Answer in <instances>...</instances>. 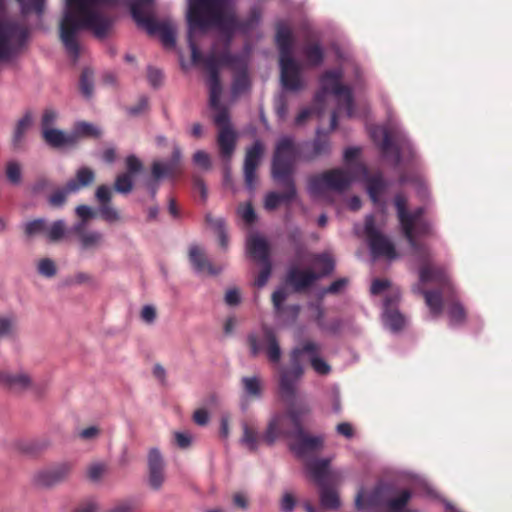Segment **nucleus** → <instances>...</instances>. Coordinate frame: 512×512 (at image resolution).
Wrapping results in <instances>:
<instances>
[{"label":"nucleus","instance_id":"20","mask_svg":"<svg viewBox=\"0 0 512 512\" xmlns=\"http://www.w3.org/2000/svg\"><path fill=\"white\" fill-rule=\"evenodd\" d=\"M71 471V465L68 463H61L40 471L36 477V484L41 487H52L63 482Z\"/></svg>","mask_w":512,"mask_h":512},{"label":"nucleus","instance_id":"50","mask_svg":"<svg viewBox=\"0 0 512 512\" xmlns=\"http://www.w3.org/2000/svg\"><path fill=\"white\" fill-rule=\"evenodd\" d=\"M23 14L36 13L41 15L44 11L46 0H17Z\"/></svg>","mask_w":512,"mask_h":512},{"label":"nucleus","instance_id":"30","mask_svg":"<svg viewBox=\"0 0 512 512\" xmlns=\"http://www.w3.org/2000/svg\"><path fill=\"white\" fill-rule=\"evenodd\" d=\"M31 384L30 377L25 373L11 374L0 371V386L13 391H23Z\"/></svg>","mask_w":512,"mask_h":512},{"label":"nucleus","instance_id":"48","mask_svg":"<svg viewBox=\"0 0 512 512\" xmlns=\"http://www.w3.org/2000/svg\"><path fill=\"white\" fill-rule=\"evenodd\" d=\"M115 191L128 194L133 190V176L130 173L119 174L114 182Z\"/></svg>","mask_w":512,"mask_h":512},{"label":"nucleus","instance_id":"14","mask_svg":"<svg viewBox=\"0 0 512 512\" xmlns=\"http://www.w3.org/2000/svg\"><path fill=\"white\" fill-rule=\"evenodd\" d=\"M284 188L283 192L271 191L265 195L264 208L267 211L276 210L281 204L289 206L297 198V188L294 179L273 178Z\"/></svg>","mask_w":512,"mask_h":512},{"label":"nucleus","instance_id":"55","mask_svg":"<svg viewBox=\"0 0 512 512\" xmlns=\"http://www.w3.org/2000/svg\"><path fill=\"white\" fill-rule=\"evenodd\" d=\"M237 213L248 225H251L256 221V213L253 205L250 202L244 205L240 204L237 208Z\"/></svg>","mask_w":512,"mask_h":512},{"label":"nucleus","instance_id":"13","mask_svg":"<svg viewBox=\"0 0 512 512\" xmlns=\"http://www.w3.org/2000/svg\"><path fill=\"white\" fill-rule=\"evenodd\" d=\"M412 250L420 262L419 279L421 283L435 282L442 287L449 285V276L445 267L431 263V252L425 244L422 251L420 249Z\"/></svg>","mask_w":512,"mask_h":512},{"label":"nucleus","instance_id":"25","mask_svg":"<svg viewBox=\"0 0 512 512\" xmlns=\"http://www.w3.org/2000/svg\"><path fill=\"white\" fill-rule=\"evenodd\" d=\"M329 466V459H317L309 461L306 464L307 470L309 471L311 478L317 484V486H323L333 482L332 475L329 471Z\"/></svg>","mask_w":512,"mask_h":512},{"label":"nucleus","instance_id":"5","mask_svg":"<svg viewBox=\"0 0 512 512\" xmlns=\"http://www.w3.org/2000/svg\"><path fill=\"white\" fill-rule=\"evenodd\" d=\"M320 346L313 341H305L291 352V369H283L279 376V393L283 401L292 402L296 398L297 383L303 375L300 357L303 354L318 356Z\"/></svg>","mask_w":512,"mask_h":512},{"label":"nucleus","instance_id":"21","mask_svg":"<svg viewBox=\"0 0 512 512\" xmlns=\"http://www.w3.org/2000/svg\"><path fill=\"white\" fill-rule=\"evenodd\" d=\"M95 197L99 203V214L104 221L113 223L120 220L118 210L111 205L112 192L107 185L98 186Z\"/></svg>","mask_w":512,"mask_h":512},{"label":"nucleus","instance_id":"42","mask_svg":"<svg viewBox=\"0 0 512 512\" xmlns=\"http://www.w3.org/2000/svg\"><path fill=\"white\" fill-rule=\"evenodd\" d=\"M447 314L451 325H461L466 320V310L462 304L456 300H452L447 306Z\"/></svg>","mask_w":512,"mask_h":512},{"label":"nucleus","instance_id":"35","mask_svg":"<svg viewBox=\"0 0 512 512\" xmlns=\"http://www.w3.org/2000/svg\"><path fill=\"white\" fill-rule=\"evenodd\" d=\"M381 132L382 140L379 144L380 150L386 157H389L390 155L392 156L395 166L400 165L402 161L400 146L394 143L388 130L384 129Z\"/></svg>","mask_w":512,"mask_h":512},{"label":"nucleus","instance_id":"62","mask_svg":"<svg viewBox=\"0 0 512 512\" xmlns=\"http://www.w3.org/2000/svg\"><path fill=\"white\" fill-rule=\"evenodd\" d=\"M106 471V466L101 463L92 464L87 470L88 478L93 481H99Z\"/></svg>","mask_w":512,"mask_h":512},{"label":"nucleus","instance_id":"16","mask_svg":"<svg viewBox=\"0 0 512 512\" xmlns=\"http://www.w3.org/2000/svg\"><path fill=\"white\" fill-rule=\"evenodd\" d=\"M30 34H0V63L11 61L29 42Z\"/></svg>","mask_w":512,"mask_h":512},{"label":"nucleus","instance_id":"40","mask_svg":"<svg viewBox=\"0 0 512 512\" xmlns=\"http://www.w3.org/2000/svg\"><path fill=\"white\" fill-rule=\"evenodd\" d=\"M312 261L320 268V271L317 272L320 275V278L330 275L335 268V262L328 253L315 254L312 257Z\"/></svg>","mask_w":512,"mask_h":512},{"label":"nucleus","instance_id":"63","mask_svg":"<svg viewBox=\"0 0 512 512\" xmlns=\"http://www.w3.org/2000/svg\"><path fill=\"white\" fill-rule=\"evenodd\" d=\"M125 163L127 168L125 173H130L131 176L139 173L143 168L142 162L135 155L127 156Z\"/></svg>","mask_w":512,"mask_h":512},{"label":"nucleus","instance_id":"7","mask_svg":"<svg viewBox=\"0 0 512 512\" xmlns=\"http://www.w3.org/2000/svg\"><path fill=\"white\" fill-rule=\"evenodd\" d=\"M355 176L349 171L334 168L308 178V191L313 197L323 196L327 191L342 193L352 184Z\"/></svg>","mask_w":512,"mask_h":512},{"label":"nucleus","instance_id":"28","mask_svg":"<svg viewBox=\"0 0 512 512\" xmlns=\"http://www.w3.org/2000/svg\"><path fill=\"white\" fill-rule=\"evenodd\" d=\"M300 53L309 67H318L324 61V49L319 42L307 39L301 46Z\"/></svg>","mask_w":512,"mask_h":512},{"label":"nucleus","instance_id":"27","mask_svg":"<svg viewBox=\"0 0 512 512\" xmlns=\"http://www.w3.org/2000/svg\"><path fill=\"white\" fill-rule=\"evenodd\" d=\"M385 487L382 485L376 486L370 494L364 499L363 490L359 491L355 498V505L357 509L363 508H377L386 505L387 499L384 495Z\"/></svg>","mask_w":512,"mask_h":512},{"label":"nucleus","instance_id":"51","mask_svg":"<svg viewBox=\"0 0 512 512\" xmlns=\"http://www.w3.org/2000/svg\"><path fill=\"white\" fill-rule=\"evenodd\" d=\"M71 135H77V141L80 137H99L100 131L88 122H78L74 127V132Z\"/></svg>","mask_w":512,"mask_h":512},{"label":"nucleus","instance_id":"46","mask_svg":"<svg viewBox=\"0 0 512 512\" xmlns=\"http://www.w3.org/2000/svg\"><path fill=\"white\" fill-rule=\"evenodd\" d=\"M410 499L411 492L409 490H403L397 497L387 500L386 506L391 512H401Z\"/></svg>","mask_w":512,"mask_h":512},{"label":"nucleus","instance_id":"43","mask_svg":"<svg viewBox=\"0 0 512 512\" xmlns=\"http://www.w3.org/2000/svg\"><path fill=\"white\" fill-rule=\"evenodd\" d=\"M18 333L17 320L14 316H0V339L15 338Z\"/></svg>","mask_w":512,"mask_h":512},{"label":"nucleus","instance_id":"22","mask_svg":"<svg viewBox=\"0 0 512 512\" xmlns=\"http://www.w3.org/2000/svg\"><path fill=\"white\" fill-rule=\"evenodd\" d=\"M287 292L283 288L275 290L272 294V304L276 316L295 322L300 314L301 307L298 304L284 305L287 299Z\"/></svg>","mask_w":512,"mask_h":512},{"label":"nucleus","instance_id":"45","mask_svg":"<svg viewBox=\"0 0 512 512\" xmlns=\"http://www.w3.org/2000/svg\"><path fill=\"white\" fill-rule=\"evenodd\" d=\"M312 156L308 157L309 160L318 156L328 154L330 151V143L327 136H322L320 130H317V136L313 141Z\"/></svg>","mask_w":512,"mask_h":512},{"label":"nucleus","instance_id":"61","mask_svg":"<svg viewBox=\"0 0 512 512\" xmlns=\"http://www.w3.org/2000/svg\"><path fill=\"white\" fill-rule=\"evenodd\" d=\"M58 117L57 112L54 109L47 108L44 110L41 118V128L42 131L45 129L52 128L53 124L55 123L56 119Z\"/></svg>","mask_w":512,"mask_h":512},{"label":"nucleus","instance_id":"38","mask_svg":"<svg viewBox=\"0 0 512 512\" xmlns=\"http://www.w3.org/2000/svg\"><path fill=\"white\" fill-rule=\"evenodd\" d=\"M94 180V171L88 167H82L77 171L75 179H71L67 182L68 190L77 192L80 188L87 187L92 184Z\"/></svg>","mask_w":512,"mask_h":512},{"label":"nucleus","instance_id":"18","mask_svg":"<svg viewBox=\"0 0 512 512\" xmlns=\"http://www.w3.org/2000/svg\"><path fill=\"white\" fill-rule=\"evenodd\" d=\"M181 150L175 147L172 151V155L169 161L160 162L154 161L151 167L152 177L155 180H159L163 177L174 178L182 173L181 168Z\"/></svg>","mask_w":512,"mask_h":512},{"label":"nucleus","instance_id":"44","mask_svg":"<svg viewBox=\"0 0 512 512\" xmlns=\"http://www.w3.org/2000/svg\"><path fill=\"white\" fill-rule=\"evenodd\" d=\"M385 324L392 331H399L405 326L404 316L396 309H387L384 311Z\"/></svg>","mask_w":512,"mask_h":512},{"label":"nucleus","instance_id":"11","mask_svg":"<svg viewBox=\"0 0 512 512\" xmlns=\"http://www.w3.org/2000/svg\"><path fill=\"white\" fill-rule=\"evenodd\" d=\"M153 0H137L131 4L133 19L146 32H176L177 26L170 19L157 20L148 12Z\"/></svg>","mask_w":512,"mask_h":512},{"label":"nucleus","instance_id":"8","mask_svg":"<svg viewBox=\"0 0 512 512\" xmlns=\"http://www.w3.org/2000/svg\"><path fill=\"white\" fill-rule=\"evenodd\" d=\"M220 20L219 0H190L187 12L188 32L207 29Z\"/></svg>","mask_w":512,"mask_h":512},{"label":"nucleus","instance_id":"47","mask_svg":"<svg viewBox=\"0 0 512 512\" xmlns=\"http://www.w3.org/2000/svg\"><path fill=\"white\" fill-rule=\"evenodd\" d=\"M47 222L45 219L39 218L29 221L25 224L24 233L27 237H33L39 234H46Z\"/></svg>","mask_w":512,"mask_h":512},{"label":"nucleus","instance_id":"60","mask_svg":"<svg viewBox=\"0 0 512 512\" xmlns=\"http://www.w3.org/2000/svg\"><path fill=\"white\" fill-rule=\"evenodd\" d=\"M261 264L263 267L254 282L255 286H257L259 288L266 285V283L271 275V272H272L271 262L261 263Z\"/></svg>","mask_w":512,"mask_h":512},{"label":"nucleus","instance_id":"1","mask_svg":"<svg viewBox=\"0 0 512 512\" xmlns=\"http://www.w3.org/2000/svg\"><path fill=\"white\" fill-rule=\"evenodd\" d=\"M234 34H187V43L191 51V61L208 73L209 105L219 108L222 95L220 69L228 67L235 75L232 94L238 96L250 88L248 76L249 50L232 54L230 46Z\"/></svg>","mask_w":512,"mask_h":512},{"label":"nucleus","instance_id":"49","mask_svg":"<svg viewBox=\"0 0 512 512\" xmlns=\"http://www.w3.org/2000/svg\"><path fill=\"white\" fill-rule=\"evenodd\" d=\"M65 230V222L63 220H57L50 227L47 226L45 236L50 242H57L63 238Z\"/></svg>","mask_w":512,"mask_h":512},{"label":"nucleus","instance_id":"23","mask_svg":"<svg viewBox=\"0 0 512 512\" xmlns=\"http://www.w3.org/2000/svg\"><path fill=\"white\" fill-rule=\"evenodd\" d=\"M149 485L154 490H159L165 480L164 463L160 452L153 448L148 454Z\"/></svg>","mask_w":512,"mask_h":512},{"label":"nucleus","instance_id":"33","mask_svg":"<svg viewBox=\"0 0 512 512\" xmlns=\"http://www.w3.org/2000/svg\"><path fill=\"white\" fill-rule=\"evenodd\" d=\"M263 337L266 343V354L270 362L278 363L281 359V349L275 332L268 326H263Z\"/></svg>","mask_w":512,"mask_h":512},{"label":"nucleus","instance_id":"26","mask_svg":"<svg viewBox=\"0 0 512 512\" xmlns=\"http://www.w3.org/2000/svg\"><path fill=\"white\" fill-rule=\"evenodd\" d=\"M247 251L249 255L259 263L270 261V246L265 238L252 235L247 241Z\"/></svg>","mask_w":512,"mask_h":512},{"label":"nucleus","instance_id":"10","mask_svg":"<svg viewBox=\"0 0 512 512\" xmlns=\"http://www.w3.org/2000/svg\"><path fill=\"white\" fill-rule=\"evenodd\" d=\"M408 200L402 193H398L394 197V206L397 212V218L401 227V231L407 240L411 249L423 250V243L415 239L414 226L416 222L422 221L425 209L418 207L412 212L407 209Z\"/></svg>","mask_w":512,"mask_h":512},{"label":"nucleus","instance_id":"9","mask_svg":"<svg viewBox=\"0 0 512 512\" xmlns=\"http://www.w3.org/2000/svg\"><path fill=\"white\" fill-rule=\"evenodd\" d=\"M297 157L298 149L293 139L288 136L279 139L272 158V177L294 179L293 173Z\"/></svg>","mask_w":512,"mask_h":512},{"label":"nucleus","instance_id":"17","mask_svg":"<svg viewBox=\"0 0 512 512\" xmlns=\"http://www.w3.org/2000/svg\"><path fill=\"white\" fill-rule=\"evenodd\" d=\"M263 152L264 146L259 140L255 141L246 151L243 170L245 184L249 190H253L255 188L257 180L256 171L260 164Z\"/></svg>","mask_w":512,"mask_h":512},{"label":"nucleus","instance_id":"52","mask_svg":"<svg viewBox=\"0 0 512 512\" xmlns=\"http://www.w3.org/2000/svg\"><path fill=\"white\" fill-rule=\"evenodd\" d=\"M71 193H75V192L69 191L68 184L66 183L65 187L54 191L50 195L48 202L52 207H61L65 204L67 196Z\"/></svg>","mask_w":512,"mask_h":512},{"label":"nucleus","instance_id":"36","mask_svg":"<svg viewBox=\"0 0 512 512\" xmlns=\"http://www.w3.org/2000/svg\"><path fill=\"white\" fill-rule=\"evenodd\" d=\"M333 482L319 487L320 504L323 509L336 510L340 506L337 491L332 487Z\"/></svg>","mask_w":512,"mask_h":512},{"label":"nucleus","instance_id":"56","mask_svg":"<svg viewBox=\"0 0 512 512\" xmlns=\"http://www.w3.org/2000/svg\"><path fill=\"white\" fill-rule=\"evenodd\" d=\"M147 80L153 88L157 89L163 85L164 74L162 70H160L159 68H156L154 66H148Z\"/></svg>","mask_w":512,"mask_h":512},{"label":"nucleus","instance_id":"41","mask_svg":"<svg viewBox=\"0 0 512 512\" xmlns=\"http://www.w3.org/2000/svg\"><path fill=\"white\" fill-rule=\"evenodd\" d=\"M244 393L251 398H261L262 396V384L261 380L257 376L243 377L241 379Z\"/></svg>","mask_w":512,"mask_h":512},{"label":"nucleus","instance_id":"2","mask_svg":"<svg viewBox=\"0 0 512 512\" xmlns=\"http://www.w3.org/2000/svg\"><path fill=\"white\" fill-rule=\"evenodd\" d=\"M292 405V402H287ZM307 406H290L285 413L275 414L269 421L266 431L260 436L255 429L248 426L247 424L243 427V443L252 452L258 449L261 441L266 445L272 446L276 440L281 437L292 438L295 433L303 426V416L309 413Z\"/></svg>","mask_w":512,"mask_h":512},{"label":"nucleus","instance_id":"59","mask_svg":"<svg viewBox=\"0 0 512 512\" xmlns=\"http://www.w3.org/2000/svg\"><path fill=\"white\" fill-rule=\"evenodd\" d=\"M38 272L45 277H53L56 274L55 263L49 259L44 258L38 264Z\"/></svg>","mask_w":512,"mask_h":512},{"label":"nucleus","instance_id":"12","mask_svg":"<svg viewBox=\"0 0 512 512\" xmlns=\"http://www.w3.org/2000/svg\"><path fill=\"white\" fill-rule=\"evenodd\" d=\"M368 245L374 258H386L389 260L397 257V252L393 242L377 228L373 215L365 218L364 226Z\"/></svg>","mask_w":512,"mask_h":512},{"label":"nucleus","instance_id":"37","mask_svg":"<svg viewBox=\"0 0 512 512\" xmlns=\"http://www.w3.org/2000/svg\"><path fill=\"white\" fill-rule=\"evenodd\" d=\"M367 193L369 198L374 204H379L382 194L386 189V183L383 179V176L379 174H375L373 176L367 177Z\"/></svg>","mask_w":512,"mask_h":512},{"label":"nucleus","instance_id":"54","mask_svg":"<svg viewBox=\"0 0 512 512\" xmlns=\"http://www.w3.org/2000/svg\"><path fill=\"white\" fill-rule=\"evenodd\" d=\"M102 240V233L97 231L87 232L86 234H83L82 238H80L81 245L84 249L96 247L101 244Z\"/></svg>","mask_w":512,"mask_h":512},{"label":"nucleus","instance_id":"15","mask_svg":"<svg viewBox=\"0 0 512 512\" xmlns=\"http://www.w3.org/2000/svg\"><path fill=\"white\" fill-rule=\"evenodd\" d=\"M291 450L299 458H306L322 450L324 438L322 436H312L305 431L302 426L291 438Z\"/></svg>","mask_w":512,"mask_h":512},{"label":"nucleus","instance_id":"6","mask_svg":"<svg viewBox=\"0 0 512 512\" xmlns=\"http://www.w3.org/2000/svg\"><path fill=\"white\" fill-rule=\"evenodd\" d=\"M96 0H66V9L60 22L59 32H77L79 29L94 28L98 15L91 8Z\"/></svg>","mask_w":512,"mask_h":512},{"label":"nucleus","instance_id":"32","mask_svg":"<svg viewBox=\"0 0 512 512\" xmlns=\"http://www.w3.org/2000/svg\"><path fill=\"white\" fill-rule=\"evenodd\" d=\"M62 45L68 57L76 63L79 57L85 52V47L82 44L80 34H59Z\"/></svg>","mask_w":512,"mask_h":512},{"label":"nucleus","instance_id":"53","mask_svg":"<svg viewBox=\"0 0 512 512\" xmlns=\"http://www.w3.org/2000/svg\"><path fill=\"white\" fill-rule=\"evenodd\" d=\"M32 123V115L27 112L16 124L14 142H19Z\"/></svg>","mask_w":512,"mask_h":512},{"label":"nucleus","instance_id":"24","mask_svg":"<svg viewBox=\"0 0 512 512\" xmlns=\"http://www.w3.org/2000/svg\"><path fill=\"white\" fill-rule=\"evenodd\" d=\"M189 261L197 273H207L217 275L221 268L215 267L207 258L204 250L198 245H192L189 248Z\"/></svg>","mask_w":512,"mask_h":512},{"label":"nucleus","instance_id":"58","mask_svg":"<svg viewBox=\"0 0 512 512\" xmlns=\"http://www.w3.org/2000/svg\"><path fill=\"white\" fill-rule=\"evenodd\" d=\"M6 176L13 184H18L21 180V167L19 163L11 161L6 167Z\"/></svg>","mask_w":512,"mask_h":512},{"label":"nucleus","instance_id":"4","mask_svg":"<svg viewBox=\"0 0 512 512\" xmlns=\"http://www.w3.org/2000/svg\"><path fill=\"white\" fill-rule=\"evenodd\" d=\"M295 34H276L275 43L279 50L280 80L282 87L291 92L304 88L300 64L294 59Z\"/></svg>","mask_w":512,"mask_h":512},{"label":"nucleus","instance_id":"19","mask_svg":"<svg viewBox=\"0 0 512 512\" xmlns=\"http://www.w3.org/2000/svg\"><path fill=\"white\" fill-rule=\"evenodd\" d=\"M320 275L311 269L301 270L297 267L289 269L286 276V283L290 285L295 292H303L309 289L317 280Z\"/></svg>","mask_w":512,"mask_h":512},{"label":"nucleus","instance_id":"34","mask_svg":"<svg viewBox=\"0 0 512 512\" xmlns=\"http://www.w3.org/2000/svg\"><path fill=\"white\" fill-rule=\"evenodd\" d=\"M415 290L423 295L432 316L439 317L443 310L442 292L439 290H425L421 287H417Z\"/></svg>","mask_w":512,"mask_h":512},{"label":"nucleus","instance_id":"3","mask_svg":"<svg viewBox=\"0 0 512 512\" xmlns=\"http://www.w3.org/2000/svg\"><path fill=\"white\" fill-rule=\"evenodd\" d=\"M342 69L327 70L320 78V89L314 97V107L302 109L295 118L296 125H302L312 115L313 112L321 115L324 111L326 96L328 93L337 98V110H344L348 118L355 115L354 99L350 87L343 85Z\"/></svg>","mask_w":512,"mask_h":512},{"label":"nucleus","instance_id":"57","mask_svg":"<svg viewBox=\"0 0 512 512\" xmlns=\"http://www.w3.org/2000/svg\"><path fill=\"white\" fill-rule=\"evenodd\" d=\"M139 506L134 500H122L117 502L107 512H138Z\"/></svg>","mask_w":512,"mask_h":512},{"label":"nucleus","instance_id":"31","mask_svg":"<svg viewBox=\"0 0 512 512\" xmlns=\"http://www.w3.org/2000/svg\"><path fill=\"white\" fill-rule=\"evenodd\" d=\"M217 142L222 158L230 159L236 146V134L232 128H221L219 130Z\"/></svg>","mask_w":512,"mask_h":512},{"label":"nucleus","instance_id":"29","mask_svg":"<svg viewBox=\"0 0 512 512\" xmlns=\"http://www.w3.org/2000/svg\"><path fill=\"white\" fill-rule=\"evenodd\" d=\"M45 142L53 148L64 146H75L77 144V135L66 134L61 130L50 128L42 131Z\"/></svg>","mask_w":512,"mask_h":512},{"label":"nucleus","instance_id":"64","mask_svg":"<svg viewBox=\"0 0 512 512\" xmlns=\"http://www.w3.org/2000/svg\"><path fill=\"white\" fill-rule=\"evenodd\" d=\"M310 363L314 371L320 375H326L330 372V366L320 357L312 356Z\"/></svg>","mask_w":512,"mask_h":512},{"label":"nucleus","instance_id":"39","mask_svg":"<svg viewBox=\"0 0 512 512\" xmlns=\"http://www.w3.org/2000/svg\"><path fill=\"white\" fill-rule=\"evenodd\" d=\"M79 89L81 94L90 99L94 92V71L90 67H85L79 78Z\"/></svg>","mask_w":512,"mask_h":512}]
</instances>
